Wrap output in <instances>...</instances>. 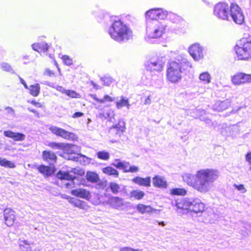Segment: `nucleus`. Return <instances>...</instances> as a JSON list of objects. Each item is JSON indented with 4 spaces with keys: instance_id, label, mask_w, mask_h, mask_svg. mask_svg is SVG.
I'll list each match as a JSON object with an SVG mask.
<instances>
[{
    "instance_id": "obj_1",
    "label": "nucleus",
    "mask_w": 251,
    "mask_h": 251,
    "mask_svg": "<svg viewBox=\"0 0 251 251\" xmlns=\"http://www.w3.org/2000/svg\"><path fill=\"white\" fill-rule=\"evenodd\" d=\"M218 172L213 169H201L195 175L185 174L182 176L183 180L187 184L197 191L205 193L212 187V183L218 177Z\"/></svg>"
},
{
    "instance_id": "obj_2",
    "label": "nucleus",
    "mask_w": 251,
    "mask_h": 251,
    "mask_svg": "<svg viewBox=\"0 0 251 251\" xmlns=\"http://www.w3.org/2000/svg\"><path fill=\"white\" fill-rule=\"evenodd\" d=\"M192 68L191 63L183 56H178L173 60H170L166 69L167 79L173 83L180 81L183 75H186Z\"/></svg>"
},
{
    "instance_id": "obj_3",
    "label": "nucleus",
    "mask_w": 251,
    "mask_h": 251,
    "mask_svg": "<svg viewBox=\"0 0 251 251\" xmlns=\"http://www.w3.org/2000/svg\"><path fill=\"white\" fill-rule=\"evenodd\" d=\"M213 13L218 19L228 20L230 16L237 24L241 25L244 22V16L241 8L235 3L230 6L225 2H218L214 8Z\"/></svg>"
},
{
    "instance_id": "obj_4",
    "label": "nucleus",
    "mask_w": 251,
    "mask_h": 251,
    "mask_svg": "<svg viewBox=\"0 0 251 251\" xmlns=\"http://www.w3.org/2000/svg\"><path fill=\"white\" fill-rule=\"evenodd\" d=\"M108 33L114 41L126 42L132 38V31L121 20H115L110 25Z\"/></svg>"
},
{
    "instance_id": "obj_5",
    "label": "nucleus",
    "mask_w": 251,
    "mask_h": 251,
    "mask_svg": "<svg viewBox=\"0 0 251 251\" xmlns=\"http://www.w3.org/2000/svg\"><path fill=\"white\" fill-rule=\"evenodd\" d=\"M238 60L249 61L251 60V41L246 38L239 40L233 48Z\"/></svg>"
},
{
    "instance_id": "obj_6",
    "label": "nucleus",
    "mask_w": 251,
    "mask_h": 251,
    "mask_svg": "<svg viewBox=\"0 0 251 251\" xmlns=\"http://www.w3.org/2000/svg\"><path fill=\"white\" fill-rule=\"evenodd\" d=\"M181 208L198 214L203 213L206 207L205 204L200 200L194 199L183 201Z\"/></svg>"
},
{
    "instance_id": "obj_7",
    "label": "nucleus",
    "mask_w": 251,
    "mask_h": 251,
    "mask_svg": "<svg viewBox=\"0 0 251 251\" xmlns=\"http://www.w3.org/2000/svg\"><path fill=\"white\" fill-rule=\"evenodd\" d=\"M165 61L162 57H152L148 61L145 65L147 71L151 73H156L162 71L163 70Z\"/></svg>"
},
{
    "instance_id": "obj_8",
    "label": "nucleus",
    "mask_w": 251,
    "mask_h": 251,
    "mask_svg": "<svg viewBox=\"0 0 251 251\" xmlns=\"http://www.w3.org/2000/svg\"><path fill=\"white\" fill-rule=\"evenodd\" d=\"M231 81L235 85L250 83L251 82V74L238 72L232 76Z\"/></svg>"
},
{
    "instance_id": "obj_9",
    "label": "nucleus",
    "mask_w": 251,
    "mask_h": 251,
    "mask_svg": "<svg viewBox=\"0 0 251 251\" xmlns=\"http://www.w3.org/2000/svg\"><path fill=\"white\" fill-rule=\"evenodd\" d=\"M75 169H74L70 172L69 171H59L56 174V177L60 180H66L68 181H74L76 179V176L74 175H72L71 173H73L74 174H77L80 176L84 175V172L78 171L77 173L75 171Z\"/></svg>"
},
{
    "instance_id": "obj_10",
    "label": "nucleus",
    "mask_w": 251,
    "mask_h": 251,
    "mask_svg": "<svg viewBox=\"0 0 251 251\" xmlns=\"http://www.w3.org/2000/svg\"><path fill=\"white\" fill-rule=\"evenodd\" d=\"M166 16V14L165 12L161 8L151 9L145 13L146 18L148 20L163 19Z\"/></svg>"
},
{
    "instance_id": "obj_11",
    "label": "nucleus",
    "mask_w": 251,
    "mask_h": 251,
    "mask_svg": "<svg viewBox=\"0 0 251 251\" xmlns=\"http://www.w3.org/2000/svg\"><path fill=\"white\" fill-rule=\"evenodd\" d=\"M188 52L196 61H199L203 58V49L198 43L191 45L188 48Z\"/></svg>"
},
{
    "instance_id": "obj_12",
    "label": "nucleus",
    "mask_w": 251,
    "mask_h": 251,
    "mask_svg": "<svg viewBox=\"0 0 251 251\" xmlns=\"http://www.w3.org/2000/svg\"><path fill=\"white\" fill-rule=\"evenodd\" d=\"M49 130L53 134L57 136H60L66 140L73 139L75 137V134L73 132H69L63 128L55 126H50Z\"/></svg>"
},
{
    "instance_id": "obj_13",
    "label": "nucleus",
    "mask_w": 251,
    "mask_h": 251,
    "mask_svg": "<svg viewBox=\"0 0 251 251\" xmlns=\"http://www.w3.org/2000/svg\"><path fill=\"white\" fill-rule=\"evenodd\" d=\"M164 32V28L162 25H155L152 28L147 30L148 37L150 39H155L161 37Z\"/></svg>"
},
{
    "instance_id": "obj_14",
    "label": "nucleus",
    "mask_w": 251,
    "mask_h": 251,
    "mask_svg": "<svg viewBox=\"0 0 251 251\" xmlns=\"http://www.w3.org/2000/svg\"><path fill=\"white\" fill-rule=\"evenodd\" d=\"M3 217L5 224L8 226H11L16 220L15 212L11 208H5L3 211Z\"/></svg>"
},
{
    "instance_id": "obj_15",
    "label": "nucleus",
    "mask_w": 251,
    "mask_h": 251,
    "mask_svg": "<svg viewBox=\"0 0 251 251\" xmlns=\"http://www.w3.org/2000/svg\"><path fill=\"white\" fill-rule=\"evenodd\" d=\"M71 193L75 197L84 199L87 201H90L92 197L91 192L89 190L83 188L72 190Z\"/></svg>"
},
{
    "instance_id": "obj_16",
    "label": "nucleus",
    "mask_w": 251,
    "mask_h": 251,
    "mask_svg": "<svg viewBox=\"0 0 251 251\" xmlns=\"http://www.w3.org/2000/svg\"><path fill=\"white\" fill-rule=\"evenodd\" d=\"M114 166L118 169H122L125 173H135L138 171V167L135 166H130L128 162L118 161Z\"/></svg>"
},
{
    "instance_id": "obj_17",
    "label": "nucleus",
    "mask_w": 251,
    "mask_h": 251,
    "mask_svg": "<svg viewBox=\"0 0 251 251\" xmlns=\"http://www.w3.org/2000/svg\"><path fill=\"white\" fill-rule=\"evenodd\" d=\"M152 183L154 187L158 188L165 189L168 187V183L166 179L158 175L152 178Z\"/></svg>"
},
{
    "instance_id": "obj_18",
    "label": "nucleus",
    "mask_w": 251,
    "mask_h": 251,
    "mask_svg": "<svg viewBox=\"0 0 251 251\" xmlns=\"http://www.w3.org/2000/svg\"><path fill=\"white\" fill-rule=\"evenodd\" d=\"M69 202L74 206L81 209L86 210L90 207L85 201L73 197L69 199Z\"/></svg>"
},
{
    "instance_id": "obj_19",
    "label": "nucleus",
    "mask_w": 251,
    "mask_h": 251,
    "mask_svg": "<svg viewBox=\"0 0 251 251\" xmlns=\"http://www.w3.org/2000/svg\"><path fill=\"white\" fill-rule=\"evenodd\" d=\"M69 202L74 206L81 209L86 210L90 207L85 201L73 197L69 199Z\"/></svg>"
},
{
    "instance_id": "obj_20",
    "label": "nucleus",
    "mask_w": 251,
    "mask_h": 251,
    "mask_svg": "<svg viewBox=\"0 0 251 251\" xmlns=\"http://www.w3.org/2000/svg\"><path fill=\"white\" fill-rule=\"evenodd\" d=\"M3 134L5 136L12 138L15 141H22L25 140V135L21 133L14 132L11 130L4 131Z\"/></svg>"
},
{
    "instance_id": "obj_21",
    "label": "nucleus",
    "mask_w": 251,
    "mask_h": 251,
    "mask_svg": "<svg viewBox=\"0 0 251 251\" xmlns=\"http://www.w3.org/2000/svg\"><path fill=\"white\" fill-rule=\"evenodd\" d=\"M132 182L141 186L149 187L151 186V177L148 176L145 178L140 176H136L132 179Z\"/></svg>"
},
{
    "instance_id": "obj_22",
    "label": "nucleus",
    "mask_w": 251,
    "mask_h": 251,
    "mask_svg": "<svg viewBox=\"0 0 251 251\" xmlns=\"http://www.w3.org/2000/svg\"><path fill=\"white\" fill-rule=\"evenodd\" d=\"M32 49L40 53L47 52L49 48L48 44L45 42L34 43L32 45Z\"/></svg>"
},
{
    "instance_id": "obj_23",
    "label": "nucleus",
    "mask_w": 251,
    "mask_h": 251,
    "mask_svg": "<svg viewBox=\"0 0 251 251\" xmlns=\"http://www.w3.org/2000/svg\"><path fill=\"white\" fill-rule=\"evenodd\" d=\"M42 158L46 162L52 163H55L57 158L55 153L50 151H43Z\"/></svg>"
},
{
    "instance_id": "obj_24",
    "label": "nucleus",
    "mask_w": 251,
    "mask_h": 251,
    "mask_svg": "<svg viewBox=\"0 0 251 251\" xmlns=\"http://www.w3.org/2000/svg\"><path fill=\"white\" fill-rule=\"evenodd\" d=\"M108 203L114 208H118L123 205V199L118 197H112L109 199Z\"/></svg>"
},
{
    "instance_id": "obj_25",
    "label": "nucleus",
    "mask_w": 251,
    "mask_h": 251,
    "mask_svg": "<svg viewBox=\"0 0 251 251\" xmlns=\"http://www.w3.org/2000/svg\"><path fill=\"white\" fill-rule=\"evenodd\" d=\"M110 129H115L116 133L120 135L124 132L126 130L125 123L122 120H120L118 121L117 123L113 125L110 127Z\"/></svg>"
},
{
    "instance_id": "obj_26",
    "label": "nucleus",
    "mask_w": 251,
    "mask_h": 251,
    "mask_svg": "<svg viewBox=\"0 0 251 251\" xmlns=\"http://www.w3.org/2000/svg\"><path fill=\"white\" fill-rule=\"evenodd\" d=\"M136 209L141 214L151 213L153 211V208L151 205H147L143 203L138 204L136 205Z\"/></svg>"
},
{
    "instance_id": "obj_27",
    "label": "nucleus",
    "mask_w": 251,
    "mask_h": 251,
    "mask_svg": "<svg viewBox=\"0 0 251 251\" xmlns=\"http://www.w3.org/2000/svg\"><path fill=\"white\" fill-rule=\"evenodd\" d=\"M86 180L91 183H97L100 180L99 175L95 172L88 171L86 175Z\"/></svg>"
},
{
    "instance_id": "obj_28",
    "label": "nucleus",
    "mask_w": 251,
    "mask_h": 251,
    "mask_svg": "<svg viewBox=\"0 0 251 251\" xmlns=\"http://www.w3.org/2000/svg\"><path fill=\"white\" fill-rule=\"evenodd\" d=\"M145 192L138 189L133 190L130 192L129 197L130 198L134 199L136 200H141L145 196Z\"/></svg>"
},
{
    "instance_id": "obj_29",
    "label": "nucleus",
    "mask_w": 251,
    "mask_h": 251,
    "mask_svg": "<svg viewBox=\"0 0 251 251\" xmlns=\"http://www.w3.org/2000/svg\"><path fill=\"white\" fill-rule=\"evenodd\" d=\"M38 170L43 175L47 176H51L53 172L51 167L43 165H40Z\"/></svg>"
},
{
    "instance_id": "obj_30",
    "label": "nucleus",
    "mask_w": 251,
    "mask_h": 251,
    "mask_svg": "<svg viewBox=\"0 0 251 251\" xmlns=\"http://www.w3.org/2000/svg\"><path fill=\"white\" fill-rule=\"evenodd\" d=\"M91 97L97 102L102 103L105 102H111L114 100V98H112L108 95H105L104 96L103 99H99L97 98V96L95 94L91 95Z\"/></svg>"
},
{
    "instance_id": "obj_31",
    "label": "nucleus",
    "mask_w": 251,
    "mask_h": 251,
    "mask_svg": "<svg viewBox=\"0 0 251 251\" xmlns=\"http://www.w3.org/2000/svg\"><path fill=\"white\" fill-rule=\"evenodd\" d=\"M102 171L108 176H114L116 177H118L119 176L118 171L111 166H107L102 168Z\"/></svg>"
},
{
    "instance_id": "obj_32",
    "label": "nucleus",
    "mask_w": 251,
    "mask_h": 251,
    "mask_svg": "<svg viewBox=\"0 0 251 251\" xmlns=\"http://www.w3.org/2000/svg\"><path fill=\"white\" fill-rule=\"evenodd\" d=\"M68 144H66L63 143H56L54 142H50L48 144V146L52 149H57L60 150H64L66 149Z\"/></svg>"
},
{
    "instance_id": "obj_33",
    "label": "nucleus",
    "mask_w": 251,
    "mask_h": 251,
    "mask_svg": "<svg viewBox=\"0 0 251 251\" xmlns=\"http://www.w3.org/2000/svg\"><path fill=\"white\" fill-rule=\"evenodd\" d=\"M228 104L226 101H218L215 104V109L218 111H223L228 108Z\"/></svg>"
},
{
    "instance_id": "obj_34",
    "label": "nucleus",
    "mask_w": 251,
    "mask_h": 251,
    "mask_svg": "<svg viewBox=\"0 0 251 251\" xmlns=\"http://www.w3.org/2000/svg\"><path fill=\"white\" fill-rule=\"evenodd\" d=\"M30 94L33 97H37L40 93V87L39 84L36 83L29 86Z\"/></svg>"
},
{
    "instance_id": "obj_35",
    "label": "nucleus",
    "mask_w": 251,
    "mask_h": 251,
    "mask_svg": "<svg viewBox=\"0 0 251 251\" xmlns=\"http://www.w3.org/2000/svg\"><path fill=\"white\" fill-rule=\"evenodd\" d=\"M170 194L175 196H185L187 194V191L184 188H176L170 190Z\"/></svg>"
},
{
    "instance_id": "obj_36",
    "label": "nucleus",
    "mask_w": 251,
    "mask_h": 251,
    "mask_svg": "<svg viewBox=\"0 0 251 251\" xmlns=\"http://www.w3.org/2000/svg\"><path fill=\"white\" fill-rule=\"evenodd\" d=\"M65 95L73 99H79L81 98V95L73 90H67Z\"/></svg>"
},
{
    "instance_id": "obj_37",
    "label": "nucleus",
    "mask_w": 251,
    "mask_h": 251,
    "mask_svg": "<svg viewBox=\"0 0 251 251\" xmlns=\"http://www.w3.org/2000/svg\"><path fill=\"white\" fill-rule=\"evenodd\" d=\"M199 78L204 83H208L210 82L211 76L208 72H203L200 75Z\"/></svg>"
},
{
    "instance_id": "obj_38",
    "label": "nucleus",
    "mask_w": 251,
    "mask_h": 251,
    "mask_svg": "<svg viewBox=\"0 0 251 251\" xmlns=\"http://www.w3.org/2000/svg\"><path fill=\"white\" fill-rule=\"evenodd\" d=\"M109 188L114 194H117L120 192V185L114 182H110L109 184Z\"/></svg>"
},
{
    "instance_id": "obj_39",
    "label": "nucleus",
    "mask_w": 251,
    "mask_h": 251,
    "mask_svg": "<svg viewBox=\"0 0 251 251\" xmlns=\"http://www.w3.org/2000/svg\"><path fill=\"white\" fill-rule=\"evenodd\" d=\"M116 105L117 108L119 109L125 106H128V100L122 97L120 100L116 102Z\"/></svg>"
},
{
    "instance_id": "obj_40",
    "label": "nucleus",
    "mask_w": 251,
    "mask_h": 251,
    "mask_svg": "<svg viewBox=\"0 0 251 251\" xmlns=\"http://www.w3.org/2000/svg\"><path fill=\"white\" fill-rule=\"evenodd\" d=\"M97 155L98 158L103 160H108L110 157L108 152L105 151H99L97 152Z\"/></svg>"
},
{
    "instance_id": "obj_41",
    "label": "nucleus",
    "mask_w": 251,
    "mask_h": 251,
    "mask_svg": "<svg viewBox=\"0 0 251 251\" xmlns=\"http://www.w3.org/2000/svg\"><path fill=\"white\" fill-rule=\"evenodd\" d=\"M1 166L5 168H14L16 167V165L14 162L4 158Z\"/></svg>"
},
{
    "instance_id": "obj_42",
    "label": "nucleus",
    "mask_w": 251,
    "mask_h": 251,
    "mask_svg": "<svg viewBox=\"0 0 251 251\" xmlns=\"http://www.w3.org/2000/svg\"><path fill=\"white\" fill-rule=\"evenodd\" d=\"M61 58L64 63L67 66H70L73 64L72 59L68 55H64L62 56Z\"/></svg>"
},
{
    "instance_id": "obj_43",
    "label": "nucleus",
    "mask_w": 251,
    "mask_h": 251,
    "mask_svg": "<svg viewBox=\"0 0 251 251\" xmlns=\"http://www.w3.org/2000/svg\"><path fill=\"white\" fill-rule=\"evenodd\" d=\"M246 161L250 164L251 165V151H248L245 155Z\"/></svg>"
},
{
    "instance_id": "obj_44",
    "label": "nucleus",
    "mask_w": 251,
    "mask_h": 251,
    "mask_svg": "<svg viewBox=\"0 0 251 251\" xmlns=\"http://www.w3.org/2000/svg\"><path fill=\"white\" fill-rule=\"evenodd\" d=\"M44 75L50 77H52L54 76V72L49 69H47L45 71Z\"/></svg>"
},
{
    "instance_id": "obj_45",
    "label": "nucleus",
    "mask_w": 251,
    "mask_h": 251,
    "mask_svg": "<svg viewBox=\"0 0 251 251\" xmlns=\"http://www.w3.org/2000/svg\"><path fill=\"white\" fill-rule=\"evenodd\" d=\"M234 186L236 189H237L238 190L242 191L243 192H245L246 191L243 184H239V185L234 184Z\"/></svg>"
},
{
    "instance_id": "obj_46",
    "label": "nucleus",
    "mask_w": 251,
    "mask_h": 251,
    "mask_svg": "<svg viewBox=\"0 0 251 251\" xmlns=\"http://www.w3.org/2000/svg\"><path fill=\"white\" fill-rule=\"evenodd\" d=\"M55 89L57 91L60 92L61 93L64 94H65L66 91L67 90L66 89H64L63 86H57L55 87Z\"/></svg>"
},
{
    "instance_id": "obj_47",
    "label": "nucleus",
    "mask_w": 251,
    "mask_h": 251,
    "mask_svg": "<svg viewBox=\"0 0 251 251\" xmlns=\"http://www.w3.org/2000/svg\"><path fill=\"white\" fill-rule=\"evenodd\" d=\"M2 69L6 71H8L11 69V66L7 63H3L1 65Z\"/></svg>"
},
{
    "instance_id": "obj_48",
    "label": "nucleus",
    "mask_w": 251,
    "mask_h": 251,
    "mask_svg": "<svg viewBox=\"0 0 251 251\" xmlns=\"http://www.w3.org/2000/svg\"><path fill=\"white\" fill-rule=\"evenodd\" d=\"M84 113L81 112H75L72 115V118H76L83 116Z\"/></svg>"
},
{
    "instance_id": "obj_49",
    "label": "nucleus",
    "mask_w": 251,
    "mask_h": 251,
    "mask_svg": "<svg viewBox=\"0 0 251 251\" xmlns=\"http://www.w3.org/2000/svg\"><path fill=\"white\" fill-rule=\"evenodd\" d=\"M120 251H141L138 250H134L129 247H124L120 249Z\"/></svg>"
},
{
    "instance_id": "obj_50",
    "label": "nucleus",
    "mask_w": 251,
    "mask_h": 251,
    "mask_svg": "<svg viewBox=\"0 0 251 251\" xmlns=\"http://www.w3.org/2000/svg\"><path fill=\"white\" fill-rule=\"evenodd\" d=\"M90 84L93 86L94 88L96 89H100V86L96 83H95L94 81H90Z\"/></svg>"
},
{
    "instance_id": "obj_51",
    "label": "nucleus",
    "mask_w": 251,
    "mask_h": 251,
    "mask_svg": "<svg viewBox=\"0 0 251 251\" xmlns=\"http://www.w3.org/2000/svg\"><path fill=\"white\" fill-rule=\"evenodd\" d=\"M31 103L33 105H35V106H37V107H42V105H41V104L40 102H37V101H36L35 100H32V101L31 102Z\"/></svg>"
},
{
    "instance_id": "obj_52",
    "label": "nucleus",
    "mask_w": 251,
    "mask_h": 251,
    "mask_svg": "<svg viewBox=\"0 0 251 251\" xmlns=\"http://www.w3.org/2000/svg\"><path fill=\"white\" fill-rule=\"evenodd\" d=\"M151 102V100L150 99V96H148L145 98L144 103L145 104H150Z\"/></svg>"
},
{
    "instance_id": "obj_53",
    "label": "nucleus",
    "mask_w": 251,
    "mask_h": 251,
    "mask_svg": "<svg viewBox=\"0 0 251 251\" xmlns=\"http://www.w3.org/2000/svg\"><path fill=\"white\" fill-rule=\"evenodd\" d=\"M20 80L21 83L24 86L25 88L26 89H28L27 85L26 84V83L25 81V80L21 77L20 78Z\"/></svg>"
},
{
    "instance_id": "obj_54",
    "label": "nucleus",
    "mask_w": 251,
    "mask_h": 251,
    "mask_svg": "<svg viewBox=\"0 0 251 251\" xmlns=\"http://www.w3.org/2000/svg\"><path fill=\"white\" fill-rule=\"evenodd\" d=\"M3 159H2V158L0 157V166H1V164H2V162H3Z\"/></svg>"
},
{
    "instance_id": "obj_55",
    "label": "nucleus",
    "mask_w": 251,
    "mask_h": 251,
    "mask_svg": "<svg viewBox=\"0 0 251 251\" xmlns=\"http://www.w3.org/2000/svg\"><path fill=\"white\" fill-rule=\"evenodd\" d=\"M28 110H29L30 112H32V113H35V111L34 110H33V109H31L28 108Z\"/></svg>"
},
{
    "instance_id": "obj_56",
    "label": "nucleus",
    "mask_w": 251,
    "mask_h": 251,
    "mask_svg": "<svg viewBox=\"0 0 251 251\" xmlns=\"http://www.w3.org/2000/svg\"><path fill=\"white\" fill-rule=\"evenodd\" d=\"M159 224L161 225L162 226H164V224L163 222H162L161 223H159Z\"/></svg>"
},
{
    "instance_id": "obj_57",
    "label": "nucleus",
    "mask_w": 251,
    "mask_h": 251,
    "mask_svg": "<svg viewBox=\"0 0 251 251\" xmlns=\"http://www.w3.org/2000/svg\"><path fill=\"white\" fill-rule=\"evenodd\" d=\"M108 82H109L110 83H111L112 82L111 80L110 79H108Z\"/></svg>"
},
{
    "instance_id": "obj_58",
    "label": "nucleus",
    "mask_w": 251,
    "mask_h": 251,
    "mask_svg": "<svg viewBox=\"0 0 251 251\" xmlns=\"http://www.w3.org/2000/svg\"><path fill=\"white\" fill-rule=\"evenodd\" d=\"M66 185L68 187L69 185V183H66Z\"/></svg>"
},
{
    "instance_id": "obj_59",
    "label": "nucleus",
    "mask_w": 251,
    "mask_h": 251,
    "mask_svg": "<svg viewBox=\"0 0 251 251\" xmlns=\"http://www.w3.org/2000/svg\"><path fill=\"white\" fill-rule=\"evenodd\" d=\"M250 170L251 171V167H250Z\"/></svg>"
}]
</instances>
